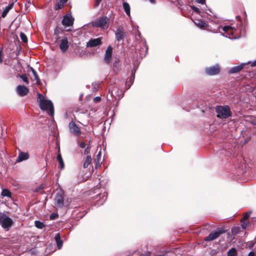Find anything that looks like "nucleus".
<instances>
[{
    "instance_id": "1",
    "label": "nucleus",
    "mask_w": 256,
    "mask_h": 256,
    "mask_svg": "<svg viewBox=\"0 0 256 256\" xmlns=\"http://www.w3.org/2000/svg\"><path fill=\"white\" fill-rule=\"evenodd\" d=\"M38 102L39 103L40 108L42 110H46L50 116H54V108L52 102L47 100L40 94H38Z\"/></svg>"
},
{
    "instance_id": "2",
    "label": "nucleus",
    "mask_w": 256,
    "mask_h": 256,
    "mask_svg": "<svg viewBox=\"0 0 256 256\" xmlns=\"http://www.w3.org/2000/svg\"><path fill=\"white\" fill-rule=\"evenodd\" d=\"M217 117L220 118H226L230 116L232 113L228 106H219L216 108Z\"/></svg>"
},
{
    "instance_id": "3",
    "label": "nucleus",
    "mask_w": 256,
    "mask_h": 256,
    "mask_svg": "<svg viewBox=\"0 0 256 256\" xmlns=\"http://www.w3.org/2000/svg\"><path fill=\"white\" fill-rule=\"evenodd\" d=\"M110 20L107 16H102L92 22V26L101 29L106 30L110 25Z\"/></svg>"
},
{
    "instance_id": "4",
    "label": "nucleus",
    "mask_w": 256,
    "mask_h": 256,
    "mask_svg": "<svg viewBox=\"0 0 256 256\" xmlns=\"http://www.w3.org/2000/svg\"><path fill=\"white\" fill-rule=\"evenodd\" d=\"M0 223L3 228L8 230L12 226L13 221L11 218L4 214H0Z\"/></svg>"
},
{
    "instance_id": "5",
    "label": "nucleus",
    "mask_w": 256,
    "mask_h": 256,
    "mask_svg": "<svg viewBox=\"0 0 256 256\" xmlns=\"http://www.w3.org/2000/svg\"><path fill=\"white\" fill-rule=\"evenodd\" d=\"M64 192H63L60 190H58L56 193L54 200V205L56 208H62L64 206Z\"/></svg>"
},
{
    "instance_id": "6",
    "label": "nucleus",
    "mask_w": 256,
    "mask_h": 256,
    "mask_svg": "<svg viewBox=\"0 0 256 256\" xmlns=\"http://www.w3.org/2000/svg\"><path fill=\"white\" fill-rule=\"evenodd\" d=\"M222 28L224 32L226 34L225 36L226 37L230 39H235L236 38V36H235V32H236V29L228 26H224ZM220 35L224 36V35L222 32L220 33Z\"/></svg>"
},
{
    "instance_id": "7",
    "label": "nucleus",
    "mask_w": 256,
    "mask_h": 256,
    "mask_svg": "<svg viewBox=\"0 0 256 256\" xmlns=\"http://www.w3.org/2000/svg\"><path fill=\"white\" fill-rule=\"evenodd\" d=\"M70 132L76 136H80L81 134V130L80 127L72 121L68 124Z\"/></svg>"
},
{
    "instance_id": "8",
    "label": "nucleus",
    "mask_w": 256,
    "mask_h": 256,
    "mask_svg": "<svg viewBox=\"0 0 256 256\" xmlns=\"http://www.w3.org/2000/svg\"><path fill=\"white\" fill-rule=\"evenodd\" d=\"M224 232V230L222 228H218L216 230L212 232L208 236L206 237V241H211L216 239L220 234Z\"/></svg>"
},
{
    "instance_id": "9",
    "label": "nucleus",
    "mask_w": 256,
    "mask_h": 256,
    "mask_svg": "<svg viewBox=\"0 0 256 256\" xmlns=\"http://www.w3.org/2000/svg\"><path fill=\"white\" fill-rule=\"evenodd\" d=\"M102 37L94 39L91 38L88 42H86V47L92 48L100 45L102 44Z\"/></svg>"
},
{
    "instance_id": "10",
    "label": "nucleus",
    "mask_w": 256,
    "mask_h": 256,
    "mask_svg": "<svg viewBox=\"0 0 256 256\" xmlns=\"http://www.w3.org/2000/svg\"><path fill=\"white\" fill-rule=\"evenodd\" d=\"M60 48L62 52H65L68 48L69 44L68 38L66 37L60 40L59 41Z\"/></svg>"
},
{
    "instance_id": "11",
    "label": "nucleus",
    "mask_w": 256,
    "mask_h": 256,
    "mask_svg": "<svg viewBox=\"0 0 256 256\" xmlns=\"http://www.w3.org/2000/svg\"><path fill=\"white\" fill-rule=\"evenodd\" d=\"M220 72V68L218 65L212 66L206 68V72L210 76L218 74Z\"/></svg>"
},
{
    "instance_id": "12",
    "label": "nucleus",
    "mask_w": 256,
    "mask_h": 256,
    "mask_svg": "<svg viewBox=\"0 0 256 256\" xmlns=\"http://www.w3.org/2000/svg\"><path fill=\"white\" fill-rule=\"evenodd\" d=\"M112 48L110 46L108 47L104 54V61L106 64H109L111 60Z\"/></svg>"
},
{
    "instance_id": "13",
    "label": "nucleus",
    "mask_w": 256,
    "mask_h": 256,
    "mask_svg": "<svg viewBox=\"0 0 256 256\" xmlns=\"http://www.w3.org/2000/svg\"><path fill=\"white\" fill-rule=\"evenodd\" d=\"M74 18L68 16H64L62 20V24L65 26H70L73 24Z\"/></svg>"
},
{
    "instance_id": "14",
    "label": "nucleus",
    "mask_w": 256,
    "mask_h": 256,
    "mask_svg": "<svg viewBox=\"0 0 256 256\" xmlns=\"http://www.w3.org/2000/svg\"><path fill=\"white\" fill-rule=\"evenodd\" d=\"M250 64V62H248L246 63H242L239 66H235L229 70L228 73L230 74H236L239 72L240 70H242L244 66Z\"/></svg>"
},
{
    "instance_id": "15",
    "label": "nucleus",
    "mask_w": 256,
    "mask_h": 256,
    "mask_svg": "<svg viewBox=\"0 0 256 256\" xmlns=\"http://www.w3.org/2000/svg\"><path fill=\"white\" fill-rule=\"evenodd\" d=\"M116 38L118 41H120L126 36V33L123 28H118L116 32Z\"/></svg>"
},
{
    "instance_id": "16",
    "label": "nucleus",
    "mask_w": 256,
    "mask_h": 256,
    "mask_svg": "<svg viewBox=\"0 0 256 256\" xmlns=\"http://www.w3.org/2000/svg\"><path fill=\"white\" fill-rule=\"evenodd\" d=\"M18 94L20 96H26L28 92V89L24 86H18L16 88Z\"/></svg>"
},
{
    "instance_id": "17",
    "label": "nucleus",
    "mask_w": 256,
    "mask_h": 256,
    "mask_svg": "<svg viewBox=\"0 0 256 256\" xmlns=\"http://www.w3.org/2000/svg\"><path fill=\"white\" fill-rule=\"evenodd\" d=\"M29 158V154L28 152H20L18 156L16 158V162H20L23 160H27Z\"/></svg>"
},
{
    "instance_id": "18",
    "label": "nucleus",
    "mask_w": 256,
    "mask_h": 256,
    "mask_svg": "<svg viewBox=\"0 0 256 256\" xmlns=\"http://www.w3.org/2000/svg\"><path fill=\"white\" fill-rule=\"evenodd\" d=\"M54 238L56 242L58 249H60L62 246V242L60 239V236L59 233H58L56 234Z\"/></svg>"
},
{
    "instance_id": "19",
    "label": "nucleus",
    "mask_w": 256,
    "mask_h": 256,
    "mask_svg": "<svg viewBox=\"0 0 256 256\" xmlns=\"http://www.w3.org/2000/svg\"><path fill=\"white\" fill-rule=\"evenodd\" d=\"M122 6L126 14L128 16H130V8L129 4L128 2H124L122 4Z\"/></svg>"
},
{
    "instance_id": "20",
    "label": "nucleus",
    "mask_w": 256,
    "mask_h": 256,
    "mask_svg": "<svg viewBox=\"0 0 256 256\" xmlns=\"http://www.w3.org/2000/svg\"><path fill=\"white\" fill-rule=\"evenodd\" d=\"M12 6H13V4H11L6 7L5 9L4 10V11L2 12V18H4L6 16L8 12L10 10V9H12Z\"/></svg>"
},
{
    "instance_id": "21",
    "label": "nucleus",
    "mask_w": 256,
    "mask_h": 256,
    "mask_svg": "<svg viewBox=\"0 0 256 256\" xmlns=\"http://www.w3.org/2000/svg\"><path fill=\"white\" fill-rule=\"evenodd\" d=\"M60 33V30L58 28H56L54 30V36L55 38H56V41H55L56 42H59V41H60L59 39L60 38V36L59 35Z\"/></svg>"
},
{
    "instance_id": "22",
    "label": "nucleus",
    "mask_w": 256,
    "mask_h": 256,
    "mask_svg": "<svg viewBox=\"0 0 256 256\" xmlns=\"http://www.w3.org/2000/svg\"><path fill=\"white\" fill-rule=\"evenodd\" d=\"M92 162V158L90 156H88L86 158L85 162H84L83 166L84 168H88V166Z\"/></svg>"
},
{
    "instance_id": "23",
    "label": "nucleus",
    "mask_w": 256,
    "mask_h": 256,
    "mask_svg": "<svg viewBox=\"0 0 256 256\" xmlns=\"http://www.w3.org/2000/svg\"><path fill=\"white\" fill-rule=\"evenodd\" d=\"M57 160L58 162L61 169H64V162H63L62 157L60 154H58L57 156Z\"/></svg>"
},
{
    "instance_id": "24",
    "label": "nucleus",
    "mask_w": 256,
    "mask_h": 256,
    "mask_svg": "<svg viewBox=\"0 0 256 256\" xmlns=\"http://www.w3.org/2000/svg\"><path fill=\"white\" fill-rule=\"evenodd\" d=\"M194 24L200 28H204L207 26L206 22L200 20H196Z\"/></svg>"
},
{
    "instance_id": "25",
    "label": "nucleus",
    "mask_w": 256,
    "mask_h": 256,
    "mask_svg": "<svg viewBox=\"0 0 256 256\" xmlns=\"http://www.w3.org/2000/svg\"><path fill=\"white\" fill-rule=\"evenodd\" d=\"M228 256H237V252L234 248H232L228 252Z\"/></svg>"
},
{
    "instance_id": "26",
    "label": "nucleus",
    "mask_w": 256,
    "mask_h": 256,
    "mask_svg": "<svg viewBox=\"0 0 256 256\" xmlns=\"http://www.w3.org/2000/svg\"><path fill=\"white\" fill-rule=\"evenodd\" d=\"M34 224L37 228L40 229H42L44 227V224L39 220H36L34 222Z\"/></svg>"
},
{
    "instance_id": "27",
    "label": "nucleus",
    "mask_w": 256,
    "mask_h": 256,
    "mask_svg": "<svg viewBox=\"0 0 256 256\" xmlns=\"http://www.w3.org/2000/svg\"><path fill=\"white\" fill-rule=\"evenodd\" d=\"M240 231V228L239 226H235L232 228V233L234 235H236Z\"/></svg>"
},
{
    "instance_id": "28",
    "label": "nucleus",
    "mask_w": 256,
    "mask_h": 256,
    "mask_svg": "<svg viewBox=\"0 0 256 256\" xmlns=\"http://www.w3.org/2000/svg\"><path fill=\"white\" fill-rule=\"evenodd\" d=\"M10 192L6 189L3 190L2 192V195L3 196H10Z\"/></svg>"
},
{
    "instance_id": "29",
    "label": "nucleus",
    "mask_w": 256,
    "mask_h": 256,
    "mask_svg": "<svg viewBox=\"0 0 256 256\" xmlns=\"http://www.w3.org/2000/svg\"><path fill=\"white\" fill-rule=\"evenodd\" d=\"M58 3H57V4L56 6V10H58V9H60L64 7V4H65L64 2H61L60 0H58Z\"/></svg>"
},
{
    "instance_id": "30",
    "label": "nucleus",
    "mask_w": 256,
    "mask_h": 256,
    "mask_svg": "<svg viewBox=\"0 0 256 256\" xmlns=\"http://www.w3.org/2000/svg\"><path fill=\"white\" fill-rule=\"evenodd\" d=\"M30 70H32V74H33V75H34V79L36 80V82H37L38 83V82H40V80H39V78H38V74H36V70H35L33 68H30Z\"/></svg>"
},
{
    "instance_id": "31",
    "label": "nucleus",
    "mask_w": 256,
    "mask_h": 256,
    "mask_svg": "<svg viewBox=\"0 0 256 256\" xmlns=\"http://www.w3.org/2000/svg\"><path fill=\"white\" fill-rule=\"evenodd\" d=\"M45 188V185L42 184L38 187L36 188L35 190V192H36L42 193V190Z\"/></svg>"
},
{
    "instance_id": "32",
    "label": "nucleus",
    "mask_w": 256,
    "mask_h": 256,
    "mask_svg": "<svg viewBox=\"0 0 256 256\" xmlns=\"http://www.w3.org/2000/svg\"><path fill=\"white\" fill-rule=\"evenodd\" d=\"M20 39L22 40L26 43L27 42H28V38H27V36H26V35L23 33V32H20Z\"/></svg>"
},
{
    "instance_id": "33",
    "label": "nucleus",
    "mask_w": 256,
    "mask_h": 256,
    "mask_svg": "<svg viewBox=\"0 0 256 256\" xmlns=\"http://www.w3.org/2000/svg\"><path fill=\"white\" fill-rule=\"evenodd\" d=\"M20 77L23 80L24 82H26V84H29L28 78L26 74H22L20 76Z\"/></svg>"
},
{
    "instance_id": "34",
    "label": "nucleus",
    "mask_w": 256,
    "mask_h": 256,
    "mask_svg": "<svg viewBox=\"0 0 256 256\" xmlns=\"http://www.w3.org/2000/svg\"><path fill=\"white\" fill-rule=\"evenodd\" d=\"M250 123L252 125H256V116H250Z\"/></svg>"
},
{
    "instance_id": "35",
    "label": "nucleus",
    "mask_w": 256,
    "mask_h": 256,
    "mask_svg": "<svg viewBox=\"0 0 256 256\" xmlns=\"http://www.w3.org/2000/svg\"><path fill=\"white\" fill-rule=\"evenodd\" d=\"M248 222H247V221H244L242 222V228L244 229H245L246 228L248 225Z\"/></svg>"
},
{
    "instance_id": "36",
    "label": "nucleus",
    "mask_w": 256,
    "mask_h": 256,
    "mask_svg": "<svg viewBox=\"0 0 256 256\" xmlns=\"http://www.w3.org/2000/svg\"><path fill=\"white\" fill-rule=\"evenodd\" d=\"M171 255H172V256H173L174 255V253L173 252H166L165 254H157L155 256H171Z\"/></svg>"
},
{
    "instance_id": "37",
    "label": "nucleus",
    "mask_w": 256,
    "mask_h": 256,
    "mask_svg": "<svg viewBox=\"0 0 256 256\" xmlns=\"http://www.w3.org/2000/svg\"><path fill=\"white\" fill-rule=\"evenodd\" d=\"M113 66L115 68H116L118 70L120 68V64H119V63L118 62H117L116 61L114 64H113Z\"/></svg>"
},
{
    "instance_id": "38",
    "label": "nucleus",
    "mask_w": 256,
    "mask_h": 256,
    "mask_svg": "<svg viewBox=\"0 0 256 256\" xmlns=\"http://www.w3.org/2000/svg\"><path fill=\"white\" fill-rule=\"evenodd\" d=\"M58 217V214L54 213V214H52L50 216V220H54V219Z\"/></svg>"
},
{
    "instance_id": "39",
    "label": "nucleus",
    "mask_w": 256,
    "mask_h": 256,
    "mask_svg": "<svg viewBox=\"0 0 256 256\" xmlns=\"http://www.w3.org/2000/svg\"><path fill=\"white\" fill-rule=\"evenodd\" d=\"M250 214H251V212H246L244 215L243 218L244 220H246V219H248L249 218V216H250Z\"/></svg>"
},
{
    "instance_id": "40",
    "label": "nucleus",
    "mask_w": 256,
    "mask_h": 256,
    "mask_svg": "<svg viewBox=\"0 0 256 256\" xmlns=\"http://www.w3.org/2000/svg\"><path fill=\"white\" fill-rule=\"evenodd\" d=\"M101 100V98L100 96H96L94 98V101L96 102H100Z\"/></svg>"
},
{
    "instance_id": "41",
    "label": "nucleus",
    "mask_w": 256,
    "mask_h": 256,
    "mask_svg": "<svg viewBox=\"0 0 256 256\" xmlns=\"http://www.w3.org/2000/svg\"><path fill=\"white\" fill-rule=\"evenodd\" d=\"M80 146L82 148H84L86 146V144L84 142H81L80 143Z\"/></svg>"
},
{
    "instance_id": "42",
    "label": "nucleus",
    "mask_w": 256,
    "mask_h": 256,
    "mask_svg": "<svg viewBox=\"0 0 256 256\" xmlns=\"http://www.w3.org/2000/svg\"><path fill=\"white\" fill-rule=\"evenodd\" d=\"M90 151V148H89L88 146L85 150H84V154H88Z\"/></svg>"
},
{
    "instance_id": "43",
    "label": "nucleus",
    "mask_w": 256,
    "mask_h": 256,
    "mask_svg": "<svg viewBox=\"0 0 256 256\" xmlns=\"http://www.w3.org/2000/svg\"><path fill=\"white\" fill-rule=\"evenodd\" d=\"M102 0H95V5L96 6H98Z\"/></svg>"
},
{
    "instance_id": "44",
    "label": "nucleus",
    "mask_w": 256,
    "mask_h": 256,
    "mask_svg": "<svg viewBox=\"0 0 256 256\" xmlns=\"http://www.w3.org/2000/svg\"><path fill=\"white\" fill-rule=\"evenodd\" d=\"M193 10H194V11H195L196 12L198 13L200 12L199 8L196 7H194Z\"/></svg>"
},
{
    "instance_id": "45",
    "label": "nucleus",
    "mask_w": 256,
    "mask_h": 256,
    "mask_svg": "<svg viewBox=\"0 0 256 256\" xmlns=\"http://www.w3.org/2000/svg\"><path fill=\"white\" fill-rule=\"evenodd\" d=\"M198 2L203 4L204 2V0H196Z\"/></svg>"
},
{
    "instance_id": "46",
    "label": "nucleus",
    "mask_w": 256,
    "mask_h": 256,
    "mask_svg": "<svg viewBox=\"0 0 256 256\" xmlns=\"http://www.w3.org/2000/svg\"><path fill=\"white\" fill-rule=\"evenodd\" d=\"M100 156H101V152H99L98 153V154L97 155V160H98V162H99L98 158L100 157Z\"/></svg>"
},
{
    "instance_id": "47",
    "label": "nucleus",
    "mask_w": 256,
    "mask_h": 256,
    "mask_svg": "<svg viewBox=\"0 0 256 256\" xmlns=\"http://www.w3.org/2000/svg\"><path fill=\"white\" fill-rule=\"evenodd\" d=\"M248 256H254V252L252 251L250 252L248 254Z\"/></svg>"
},
{
    "instance_id": "48",
    "label": "nucleus",
    "mask_w": 256,
    "mask_h": 256,
    "mask_svg": "<svg viewBox=\"0 0 256 256\" xmlns=\"http://www.w3.org/2000/svg\"><path fill=\"white\" fill-rule=\"evenodd\" d=\"M115 89L114 88H112V90L111 91V94L112 95H114V94H116V92H115Z\"/></svg>"
},
{
    "instance_id": "49",
    "label": "nucleus",
    "mask_w": 256,
    "mask_h": 256,
    "mask_svg": "<svg viewBox=\"0 0 256 256\" xmlns=\"http://www.w3.org/2000/svg\"><path fill=\"white\" fill-rule=\"evenodd\" d=\"M2 51L0 50V63H2Z\"/></svg>"
},
{
    "instance_id": "50",
    "label": "nucleus",
    "mask_w": 256,
    "mask_h": 256,
    "mask_svg": "<svg viewBox=\"0 0 256 256\" xmlns=\"http://www.w3.org/2000/svg\"><path fill=\"white\" fill-rule=\"evenodd\" d=\"M256 66V60L251 64V66L253 67Z\"/></svg>"
},
{
    "instance_id": "51",
    "label": "nucleus",
    "mask_w": 256,
    "mask_h": 256,
    "mask_svg": "<svg viewBox=\"0 0 256 256\" xmlns=\"http://www.w3.org/2000/svg\"><path fill=\"white\" fill-rule=\"evenodd\" d=\"M254 246V244L253 243H250L249 244H248V247L251 248Z\"/></svg>"
},
{
    "instance_id": "52",
    "label": "nucleus",
    "mask_w": 256,
    "mask_h": 256,
    "mask_svg": "<svg viewBox=\"0 0 256 256\" xmlns=\"http://www.w3.org/2000/svg\"><path fill=\"white\" fill-rule=\"evenodd\" d=\"M143 44H144L145 47H146V50H148V46L146 44V42H143Z\"/></svg>"
},
{
    "instance_id": "53",
    "label": "nucleus",
    "mask_w": 256,
    "mask_h": 256,
    "mask_svg": "<svg viewBox=\"0 0 256 256\" xmlns=\"http://www.w3.org/2000/svg\"><path fill=\"white\" fill-rule=\"evenodd\" d=\"M211 32H218V30H211Z\"/></svg>"
},
{
    "instance_id": "54",
    "label": "nucleus",
    "mask_w": 256,
    "mask_h": 256,
    "mask_svg": "<svg viewBox=\"0 0 256 256\" xmlns=\"http://www.w3.org/2000/svg\"><path fill=\"white\" fill-rule=\"evenodd\" d=\"M130 80L131 82H132V76L130 78Z\"/></svg>"
},
{
    "instance_id": "55",
    "label": "nucleus",
    "mask_w": 256,
    "mask_h": 256,
    "mask_svg": "<svg viewBox=\"0 0 256 256\" xmlns=\"http://www.w3.org/2000/svg\"><path fill=\"white\" fill-rule=\"evenodd\" d=\"M220 28H221V27H220H220L218 28V30H220Z\"/></svg>"
}]
</instances>
